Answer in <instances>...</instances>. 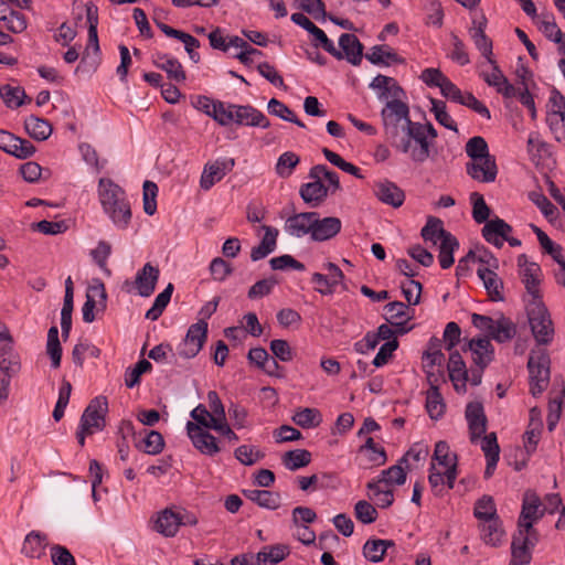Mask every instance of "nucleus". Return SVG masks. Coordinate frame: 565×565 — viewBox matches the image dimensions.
I'll use <instances>...</instances> for the list:
<instances>
[{
  "label": "nucleus",
  "mask_w": 565,
  "mask_h": 565,
  "mask_svg": "<svg viewBox=\"0 0 565 565\" xmlns=\"http://www.w3.org/2000/svg\"><path fill=\"white\" fill-rule=\"evenodd\" d=\"M466 419L469 427L471 443L484 435L487 430V417L481 403L471 402L466 407Z\"/></svg>",
  "instance_id": "24"
},
{
  "label": "nucleus",
  "mask_w": 565,
  "mask_h": 565,
  "mask_svg": "<svg viewBox=\"0 0 565 565\" xmlns=\"http://www.w3.org/2000/svg\"><path fill=\"white\" fill-rule=\"evenodd\" d=\"M234 457L244 466H253L260 461L265 454L254 445H241L234 450Z\"/></svg>",
  "instance_id": "57"
},
{
  "label": "nucleus",
  "mask_w": 565,
  "mask_h": 565,
  "mask_svg": "<svg viewBox=\"0 0 565 565\" xmlns=\"http://www.w3.org/2000/svg\"><path fill=\"white\" fill-rule=\"evenodd\" d=\"M289 548L286 545H273L264 547L256 555L258 565H276L287 557Z\"/></svg>",
  "instance_id": "49"
},
{
  "label": "nucleus",
  "mask_w": 565,
  "mask_h": 565,
  "mask_svg": "<svg viewBox=\"0 0 565 565\" xmlns=\"http://www.w3.org/2000/svg\"><path fill=\"white\" fill-rule=\"evenodd\" d=\"M539 30L552 42L558 44V50L565 53V35L555 22L552 14H541L535 21Z\"/></svg>",
  "instance_id": "34"
},
{
  "label": "nucleus",
  "mask_w": 565,
  "mask_h": 565,
  "mask_svg": "<svg viewBox=\"0 0 565 565\" xmlns=\"http://www.w3.org/2000/svg\"><path fill=\"white\" fill-rule=\"evenodd\" d=\"M108 413V402L105 396H97L90 401L85 408L79 425L88 435L102 431L106 426V415Z\"/></svg>",
  "instance_id": "11"
},
{
  "label": "nucleus",
  "mask_w": 565,
  "mask_h": 565,
  "mask_svg": "<svg viewBox=\"0 0 565 565\" xmlns=\"http://www.w3.org/2000/svg\"><path fill=\"white\" fill-rule=\"evenodd\" d=\"M376 198L388 205L398 207L403 204L405 195L402 189L391 181H382L375 185Z\"/></svg>",
  "instance_id": "37"
},
{
  "label": "nucleus",
  "mask_w": 565,
  "mask_h": 565,
  "mask_svg": "<svg viewBox=\"0 0 565 565\" xmlns=\"http://www.w3.org/2000/svg\"><path fill=\"white\" fill-rule=\"evenodd\" d=\"M265 232L258 246L252 248L250 258L254 262L260 260L271 254L277 246L278 230L273 226L263 225Z\"/></svg>",
  "instance_id": "35"
},
{
  "label": "nucleus",
  "mask_w": 565,
  "mask_h": 565,
  "mask_svg": "<svg viewBox=\"0 0 565 565\" xmlns=\"http://www.w3.org/2000/svg\"><path fill=\"white\" fill-rule=\"evenodd\" d=\"M512 232V227L503 220L497 217L486 223L482 228V236L493 246L501 248L504 238Z\"/></svg>",
  "instance_id": "31"
},
{
  "label": "nucleus",
  "mask_w": 565,
  "mask_h": 565,
  "mask_svg": "<svg viewBox=\"0 0 565 565\" xmlns=\"http://www.w3.org/2000/svg\"><path fill=\"white\" fill-rule=\"evenodd\" d=\"M247 358L250 363L255 364L259 369H263L269 375H273L274 370L278 367L277 362L275 360H269L267 351L263 348L250 349Z\"/></svg>",
  "instance_id": "61"
},
{
  "label": "nucleus",
  "mask_w": 565,
  "mask_h": 565,
  "mask_svg": "<svg viewBox=\"0 0 565 565\" xmlns=\"http://www.w3.org/2000/svg\"><path fill=\"white\" fill-rule=\"evenodd\" d=\"M504 534L500 519L481 523V539L487 545L500 546L504 541Z\"/></svg>",
  "instance_id": "43"
},
{
  "label": "nucleus",
  "mask_w": 565,
  "mask_h": 565,
  "mask_svg": "<svg viewBox=\"0 0 565 565\" xmlns=\"http://www.w3.org/2000/svg\"><path fill=\"white\" fill-rule=\"evenodd\" d=\"M49 544L47 536L41 532H30L23 542L22 553L31 558H39L44 554Z\"/></svg>",
  "instance_id": "42"
},
{
  "label": "nucleus",
  "mask_w": 565,
  "mask_h": 565,
  "mask_svg": "<svg viewBox=\"0 0 565 565\" xmlns=\"http://www.w3.org/2000/svg\"><path fill=\"white\" fill-rule=\"evenodd\" d=\"M159 276L160 270L157 266H153L151 263L145 264L143 267L137 271L135 280L131 284L136 294L143 298L150 297L156 289Z\"/></svg>",
  "instance_id": "20"
},
{
  "label": "nucleus",
  "mask_w": 565,
  "mask_h": 565,
  "mask_svg": "<svg viewBox=\"0 0 565 565\" xmlns=\"http://www.w3.org/2000/svg\"><path fill=\"white\" fill-rule=\"evenodd\" d=\"M153 530L164 537H174L181 527L180 511L169 507L157 512L153 518Z\"/></svg>",
  "instance_id": "17"
},
{
  "label": "nucleus",
  "mask_w": 565,
  "mask_h": 565,
  "mask_svg": "<svg viewBox=\"0 0 565 565\" xmlns=\"http://www.w3.org/2000/svg\"><path fill=\"white\" fill-rule=\"evenodd\" d=\"M426 411L434 420L441 418L446 411V404L439 388L430 385L426 393Z\"/></svg>",
  "instance_id": "45"
},
{
  "label": "nucleus",
  "mask_w": 565,
  "mask_h": 565,
  "mask_svg": "<svg viewBox=\"0 0 565 565\" xmlns=\"http://www.w3.org/2000/svg\"><path fill=\"white\" fill-rule=\"evenodd\" d=\"M479 76L504 97H512L514 95L513 85L509 83L508 78L499 68L494 57L481 63Z\"/></svg>",
  "instance_id": "14"
},
{
  "label": "nucleus",
  "mask_w": 565,
  "mask_h": 565,
  "mask_svg": "<svg viewBox=\"0 0 565 565\" xmlns=\"http://www.w3.org/2000/svg\"><path fill=\"white\" fill-rule=\"evenodd\" d=\"M235 166L232 158H220L212 162H207L200 178V186L202 190H210L215 183L220 182Z\"/></svg>",
  "instance_id": "16"
},
{
  "label": "nucleus",
  "mask_w": 565,
  "mask_h": 565,
  "mask_svg": "<svg viewBox=\"0 0 565 565\" xmlns=\"http://www.w3.org/2000/svg\"><path fill=\"white\" fill-rule=\"evenodd\" d=\"M106 290L103 282L97 281L95 285H92L88 288L86 301L83 306V320L87 323H90L95 320L94 309L99 303L103 308L106 305Z\"/></svg>",
  "instance_id": "29"
},
{
  "label": "nucleus",
  "mask_w": 565,
  "mask_h": 565,
  "mask_svg": "<svg viewBox=\"0 0 565 565\" xmlns=\"http://www.w3.org/2000/svg\"><path fill=\"white\" fill-rule=\"evenodd\" d=\"M190 416L192 418V424L200 425L204 428H211L212 430H215V427L218 425V420L214 415L202 404H199L196 407H194Z\"/></svg>",
  "instance_id": "63"
},
{
  "label": "nucleus",
  "mask_w": 565,
  "mask_h": 565,
  "mask_svg": "<svg viewBox=\"0 0 565 565\" xmlns=\"http://www.w3.org/2000/svg\"><path fill=\"white\" fill-rule=\"evenodd\" d=\"M473 514L481 523L492 519H499L495 503L490 495H483L476 502Z\"/></svg>",
  "instance_id": "60"
},
{
  "label": "nucleus",
  "mask_w": 565,
  "mask_h": 565,
  "mask_svg": "<svg viewBox=\"0 0 565 565\" xmlns=\"http://www.w3.org/2000/svg\"><path fill=\"white\" fill-rule=\"evenodd\" d=\"M468 349L472 354L478 371H483L493 359V347L488 338L471 339L468 342Z\"/></svg>",
  "instance_id": "30"
},
{
  "label": "nucleus",
  "mask_w": 565,
  "mask_h": 565,
  "mask_svg": "<svg viewBox=\"0 0 565 565\" xmlns=\"http://www.w3.org/2000/svg\"><path fill=\"white\" fill-rule=\"evenodd\" d=\"M300 158L295 152L286 151L281 153L276 163V173L280 178H288L292 174L294 169L299 163Z\"/></svg>",
  "instance_id": "64"
},
{
  "label": "nucleus",
  "mask_w": 565,
  "mask_h": 565,
  "mask_svg": "<svg viewBox=\"0 0 565 565\" xmlns=\"http://www.w3.org/2000/svg\"><path fill=\"white\" fill-rule=\"evenodd\" d=\"M479 441L482 451L487 458V467L484 470V477L490 478L499 461L500 448L497 441L494 433L482 435L477 439Z\"/></svg>",
  "instance_id": "33"
},
{
  "label": "nucleus",
  "mask_w": 565,
  "mask_h": 565,
  "mask_svg": "<svg viewBox=\"0 0 565 565\" xmlns=\"http://www.w3.org/2000/svg\"><path fill=\"white\" fill-rule=\"evenodd\" d=\"M436 137L437 131L431 124L414 122L394 140V146L413 161L424 162Z\"/></svg>",
  "instance_id": "3"
},
{
  "label": "nucleus",
  "mask_w": 565,
  "mask_h": 565,
  "mask_svg": "<svg viewBox=\"0 0 565 565\" xmlns=\"http://www.w3.org/2000/svg\"><path fill=\"white\" fill-rule=\"evenodd\" d=\"M565 388L562 386L557 392H553L548 402L547 426L553 430L559 420Z\"/></svg>",
  "instance_id": "58"
},
{
  "label": "nucleus",
  "mask_w": 565,
  "mask_h": 565,
  "mask_svg": "<svg viewBox=\"0 0 565 565\" xmlns=\"http://www.w3.org/2000/svg\"><path fill=\"white\" fill-rule=\"evenodd\" d=\"M540 498L535 493L527 492L524 495L522 511L519 519L518 531H524L532 534L533 524L543 516Z\"/></svg>",
  "instance_id": "19"
},
{
  "label": "nucleus",
  "mask_w": 565,
  "mask_h": 565,
  "mask_svg": "<svg viewBox=\"0 0 565 565\" xmlns=\"http://www.w3.org/2000/svg\"><path fill=\"white\" fill-rule=\"evenodd\" d=\"M376 508L370 500H360L354 505V515L363 524L374 523L379 515Z\"/></svg>",
  "instance_id": "62"
},
{
  "label": "nucleus",
  "mask_w": 565,
  "mask_h": 565,
  "mask_svg": "<svg viewBox=\"0 0 565 565\" xmlns=\"http://www.w3.org/2000/svg\"><path fill=\"white\" fill-rule=\"evenodd\" d=\"M536 539L523 530L513 536L510 565H529L532 559V548Z\"/></svg>",
  "instance_id": "18"
},
{
  "label": "nucleus",
  "mask_w": 565,
  "mask_h": 565,
  "mask_svg": "<svg viewBox=\"0 0 565 565\" xmlns=\"http://www.w3.org/2000/svg\"><path fill=\"white\" fill-rule=\"evenodd\" d=\"M527 319L534 339L540 344H548L554 338V327L542 300H530L526 306Z\"/></svg>",
  "instance_id": "6"
},
{
  "label": "nucleus",
  "mask_w": 565,
  "mask_h": 565,
  "mask_svg": "<svg viewBox=\"0 0 565 565\" xmlns=\"http://www.w3.org/2000/svg\"><path fill=\"white\" fill-rule=\"evenodd\" d=\"M390 546H393V542L388 540H369L363 546V554L370 562L377 563Z\"/></svg>",
  "instance_id": "55"
},
{
  "label": "nucleus",
  "mask_w": 565,
  "mask_h": 565,
  "mask_svg": "<svg viewBox=\"0 0 565 565\" xmlns=\"http://www.w3.org/2000/svg\"><path fill=\"white\" fill-rule=\"evenodd\" d=\"M244 495L256 503L260 508H265L268 510H276L280 505V495L277 492L268 491V490H245Z\"/></svg>",
  "instance_id": "44"
},
{
  "label": "nucleus",
  "mask_w": 565,
  "mask_h": 565,
  "mask_svg": "<svg viewBox=\"0 0 565 565\" xmlns=\"http://www.w3.org/2000/svg\"><path fill=\"white\" fill-rule=\"evenodd\" d=\"M313 222H316V212H302L289 216L285 222V232L294 237H303L309 235L312 239Z\"/></svg>",
  "instance_id": "23"
},
{
  "label": "nucleus",
  "mask_w": 565,
  "mask_h": 565,
  "mask_svg": "<svg viewBox=\"0 0 565 565\" xmlns=\"http://www.w3.org/2000/svg\"><path fill=\"white\" fill-rule=\"evenodd\" d=\"M467 173L476 181L490 183L493 182L498 174L494 158H483L472 160L466 166Z\"/></svg>",
  "instance_id": "26"
},
{
  "label": "nucleus",
  "mask_w": 565,
  "mask_h": 565,
  "mask_svg": "<svg viewBox=\"0 0 565 565\" xmlns=\"http://www.w3.org/2000/svg\"><path fill=\"white\" fill-rule=\"evenodd\" d=\"M173 292V285L168 284V286L161 291L154 299L151 308L146 312V319L156 321L162 315L166 307L169 305L171 300V296Z\"/></svg>",
  "instance_id": "56"
},
{
  "label": "nucleus",
  "mask_w": 565,
  "mask_h": 565,
  "mask_svg": "<svg viewBox=\"0 0 565 565\" xmlns=\"http://www.w3.org/2000/svg\"><path fill=\"white\" fill-rule=\"evenodd\" d=\"M546 122L558 142L565 143V98L553 95L550 98Z\"/></svg>",
  "instance_id": "15"
},
{
  "label": "nucleus",
  "mask_w": 565,
  "mask_h": 565,
  "mask_svg": "<svg viewBox=\"0 0 565 565\" xmlns=\"http://www.w3.org/2000/svg\"><path fill=\"white\" fill-rule=\"evenodd\" d=\"M487 19L484 15L477 17L472 20V25L469 29V35L480 54L484 60L493 57L492 41L486 34Z\"/></svg>",
  "instance_id": "22"
},
{
  "label": "nucleus",
  "mask_w": 565,
  "mask_h": 565,
  "mask_svg": "<svg viewBox=\"0 0 565 565\" xmlns=\"http://www.w3.org/2000/svg\"><path fill=\"white\" fill-rule=\"evenodd\" d=\"M267 110L270 115H274L285 121L296 124L300 128H306V125L298 119L295 113L287 105L276 98H271L268 102Z\"/></svg>",
  "instance_id": "53"
},
{
  "label": "nucleus",
  "mask_w": 565,
  "mask_h": 565,
  "mask_svg": "<svg viewBox=\"0 0 565 565\" xmlns=\"http://www.w3.org/2000/svg\"><path fill=\"white\" fill-rule=\"evenodd\" d=\"M459 247V243L457 238L452 236H446V239L438 245L439 249V264L441 268L447 269L451 267L455 263L454 253Z\"/></svg>",
  "instance_id": "59"
},
{
  "label": "nucleus",
  "mask_w": 565,
  "mask_h": 565,
  "mask_svg": "<svg viewBox=\"0 0 565 565\" xmlns=\"http://www.w3.org/2000/svg\"><path fill=\"white\" fill-rule=\"evenodd\" d=\"M339 50L342 58H347L351 64L358 65L362 61L363 46L354 34L344 33L339 38Z\"/></svg>",
  "instance_id": "38"
},
{
  "label": "nucleus",
  "mask_w": 565,
  "mask_h": 565,
  "mask_svg": "<svg viewBox=\"0 0 565 565\" xmlns=\"http://www.w3.org/2000/svg\"><path fill=\"white\" fill-rule=\"evenodd\" d=\"M207 335V322L199 320L190 326L184 339L178 344L175 354L189 360L199 354Z\"/></svg>",
  "instance_id": "12"
},
{
  "label": "nucleus",
  "mask_w": 565,
  "mask_h": 565,
  "mask_svg": "<svg viewBox=\"0 0 565 565\" xmlns=\"http://www.w3.org/2000/svg\"><path fill=\"white\" fill-rule=\"evenodd\" d=\"M530 392L536 397L550 382V359L544 350L532 351L527 362Z\"/></svg>",
  "instance_id": "7"
},
{
  "label": "nucleus",
  "mask_w": 565,
  "mask_h": 565,
  "mask_svg": "<svg viewBox=\"0 0 565 565\" xmlns=\"http://www.w3.org/2000/svg\"><path fill=\"white\" fill-rule=\"evenodd\" d=\"M292 420L301 428H316L322 423V415L317 408H301L295 413Z\"/></svg>",
  "instance_id": "54"
},
{
  "label": "nucleus",
  "mask_w": 565,
  "mask_h": 565,
  "mask_svg": "<svg viewBox=\"0 0 565 565\" xmlns=\"http://www.w3.org/2000/svg\"><path fill=\"white\" fill-rule=\"evenodd\" d=\"M381 117L385 132L394 140L415 122L411 120L408 105L403 100L387 102L381 110Z\"/></svg>",
  "instance_id": "5"
},
{
  "label": "nucleus",
  "mask_w": 565,
  "mask_h": 565,
  "mask_svg": "<svg viewBox=\"0 0 565 565\" xmlns=\"http://www.w3.org/2000/svg\"><path fill=\"white\" fill-rule=\"evenodd\" d=\"M299 192L301 199L311 206H318L329 195L326 184L318 180L302 184Z\"/></svg>",
  "instance_id": "41"
},
{
  "label": "nucleus",
  "mask_w": 565,
  "mask_h": 565,
  "mask_svg": "<svg viewBox=\"0 0 565 565\" xmlns=\"http://www.w3.org/2000/svg\"><path fill=\"white\" fill-rule=\"evenodd\" d=\"M406 471L399 462L398 465H394L382 470L374 479H376L379 483L394 490L395 487L404 484L406 482Z\"/></svg>",
  "instance_id": "47"
},
{
  "label": "nucleus",
  "mask_w": 565,
  "mask_h": 565,
  "mask_svg": "<svg viewBox=\"0 0 565 565\" xmlns=\"http://www.w3.org/2000/svg\"><path fill=\"white\" fill-rule=\"evenodd\" d=\"M312 460L311 452L307 449H294L285 452L281 457L284 467L289 471H296L307 467Z\"/></svg>",
  "instance_id": "46"
},
{
  "label": "nucleus",
  "mask_w": 565,
  "mask_h": 565,
  "mask_svg": "<svg viewBox=\"0 0 565 565\" xmlns=\"http://www.w3.org/2000/svg\"><path fill=\"white\" fill-rule=\"evenodd\" d=\"M20 358L13 350V347L0 353V373L3 376H8L11 380L20 372Z\"/></svg>",
  "instance_id": "51"
},
{
  "label": "nucleus",
  "mask_w": 565,
  "mask_h": 565,
  "mask_svg": "<svg viewBox=\"0 0 565 565\" xmlns=\"http://www.w3.org/2000/svg\"><path fill=\"white\" fill-rule=\"evenodd\" d=\"M98 200L103 212L117 230H127L132 213L126 192L109 178H100L97 186Z\"/></svg>",
  "instance_id": "2"
},
{
  "label": "nucleus",
  "mask_w": 565,
  "mask_h": 565,
  "mask_svg": "<svg viewBox=\"0 0 565 565\" xmlns=\"http://www.w3.org/2000/svg\"><path fill=\"white\" fill-rule=\"evenodd\" d=\"M28 134L40 141L46 140L52 134V126L49 121L35 116H30L24 121Z\"/></svg>",
  "instance_id": "50"
},
{
  "label": "nucleus",
  "mask_w": 565,
  "mask_h": 565,
  "mask_svg": "<svg viewBox=\"0 0 565 565\" xmlns=\"http://www.w3.org/2000/svg\"><path fill=\"white\" fill-rule=\"evenodd\" d=\"M366 58L374 65L391 66L404 63V60L388 45H374L366 54Z\"/></svg>",
  "instance_id": "39"
},
{
  "label": "nucleus",
  "mask_w": 565,
  "mask_h": 565,
  "mask_svg": "<svg viewBox=\"0 0 565 565\" xmlns=\"http://www.w3.org/2000/svg\"><path fill=\"white\" fill-rule=\"evenodd\" d=\"M458 477V457L450 446L440 440L436 443L428 469V483L433 493L441 497L447 489H454Z\"/></svg>",
  "instance_id": "1"
},
{
  "label": "nucleus",
  "mask_w": 565,
  "mask_h": 565,
  "mask_svg": "<svg viewBox=\"0 0 565 565\" xmlns=\"http://www.w3.org/2000/svg\"><path fill=\"white\" fill-rule=\"evenodd\" d=\"M478 262L480 266L477 269V275L482 281L489 297L494 301L502 300L503 282L497 274L499 260L491 254H484L478 258Z\"/></svg>",
  "instance_id": "8"
},
{
  "label": "nucleus",
  "mask_w": 565,
  "mask_h": 565,
  "mask_svg": "<svg viewBox=\"0 0 565 565\" xmlns=\"http://www.w3.org/2000/svg\"><path fill=\"white\" fill-rule=\"evenodd\" d=\"M86 21L88 24V44L86 51L76 67V73L92 74L94 73L100 62V50L98 44V8L92 3H86Z\"/></svg>",
  "instance_id": "4"
},
{
  "label": "nucleus",
  "mask_w": 565,
  "mask_h": 565,
  "mask_svg": "<svg viewBox=\"0 0 565 565\" xmlns=\"http://www.w3.org/2000/svg\"><path fill=\"white\" fill-rule=\"evenodd\" d=\"M234 122L236 125L259 127L263 129L270 126L268 118L260 110L250 105L236 106Z\"/></svg>",
  "instance_id": "27"
},
{
  "label": "nucleus",
  "mask_w": 565,
  "mask_h": 565,
  "mask_svg": "<svg viewBox=\"0 0 565 565\" xmlns=\"http://www.w3.org/2000/svg\"><path fill=\"white\" fill-rule=\"evenodd\" d=\"M384 311L385 319L396 328L397 333L404 334L412 329L407 323L413 318V310L407 305L399 301L390 302L384 307Z\"/></svg>",
  "instance_id": "21"
},
{
  "label": "nucleus",
  "mask_w": 565,
  "mask_h": 565,
  "mask_svg": "<svg viewBox=\"0 0 565 565\" xmlns=\"http://www.w3.org/2000/svg\"><path fill=\"white\" fill-rule=\"evenodd\" d=\"M366 497L380 509H387L394 502V490L371 479L366 483Z\"/></svg>",
  "instance_id": "32"
},
{
  "label": "nucleus",
  "mask_w": 565,
  "mask_h": 565,
  "mask_svg": "<svg viewBox=\"0 0 565 565\" xmlns=\"http://www.w3.org/2000/svg\"><path fill=\"white\" fill-rule=\"evenodd\" d=\"M449 379L458 393H465L467 383L479 385L481 383V371H472L469 376L466 363L459 352H451L448 361Z\"/></svg>",
  "instance_id": "10"
},
{
  "label": "nucleus",
  "mask_w": 565,
  "mask_h": 565,
  "mask_svg": "<svg viewBox=\"0 0 565 565\" xmlns=\"http://www.w3.org/2000/svg\"><path fill=\"white\" fill-rule=\"evenodd\" d=\"M312 241L323 242L337 236L342 227V222L335 216L320 218L316 212V222H313Z\"/></svg>",
  "instance_id": "28"
},
{
  "label": "nucleus",
  "mask_w": 565,
  "mask_h": 565,
  "mask_svg": "<svg viewBox=\"0 0 565 565\" xmlns=\"http://www.w3.org/2000/svg\"><path fill=\"white\" fill-rule=\"evenodd\" d=\"M236 106V104L217 100L212 108L211 118L220 126H228L234 122Z\"/></svg>",
  "instance_id": "52"
},
{
  "label": "nucleus",
  "mask_w": 565,
  "mask_h": 565,
  "mask_svg": "<svg viewBox=\"0 0 565 565\" xmlns=\"http://www.w3.org/2000/svg\"><path fill=\"white\" fill-rule=\"evenodd\" d=\"M153 64L164 71L169 78L174 82H183L185 79V73L180 62L167 54H156L153 56Z\"/></svg>",
  "instance_id": "40"
},
{
  "label": "nucleus",
  "mask_w": 565,
  "mask_h": 565,
  "mask_svg": "<svg viewBox=\"0 0 565 565\" xmlns=\"http://www.w3.org/2000/svg\"><path fill=\"white\" fill-rule=\"evenodd\" d=\"M527 153L536 166L544 164L551 159V146L542 139L539 132H531L527 138Z\"/></svg>",
  "instance_id": "36"
},
{
  "label": "nucleus",
  "mask_w": 565,
  "mask_h": 565,
  "mask_svg": "<svg viewBox=\"0 0 565 565\" xmlns=\"http://www.w3.org/2000/svg\"><path fill=\"white\" fill-rule=\"evenodd\" d=\"M210 429L211 428L192 424V422H188L185 425L186 435L193 447L202 455L213 457L217 455L222 448L218 439L209 431Z\"/></svg>",
  "instance_id": "13"
},
{
  "label": "nucleus",
  "mask_w": 565,
  "mask_h": 565,
  "mask_svg": "<svg viewBox=\"0 0 565 565\" xmlns=\"http://www.w3.org/2000/svg\"><path fill=\"white\" fill-rule=\"evenodd\" d=\"M422 236L426 242L435 246L441 244L446 236H452L449 232L445 231L443 222L438 218H429L426 225L422 228Z\"/></svg>",
  "instance_id": "48"
},
{
  "label": "nucleus",
  "mask_w": 565,
  "mask_h": 565,
  "mask_svg": "<svg viewBox=\"0 0 565 565\" xmlns=\"http://www.w3.org/2000/svg\"><path fill=\"white\" fill-rule=\"evenodd\" d=\"M361 465L364 468L380 467L387 461L384 447L375 443L372 437H366L364 444L358 450Z\"/></svg>",
  "instance_id": "25"
},
{
  "label": "nucleus",
  "mask_w": 565,
  "mask_h": 565,
  "mask_svg": "<svg viewBox=\"0 0 565 565\" xmlns=\"http://www.w3.org/2000/svg\"><path fill=\"white\" fill-rule=\"evenodd\" d=\"M516 263L519 277L527 294L532 297V300H541V285L543 281V273L541 266L537 263L531 260L525 254L519 255Z\"/></svg>",
  "instance_id": "9"
}]
</instances>
